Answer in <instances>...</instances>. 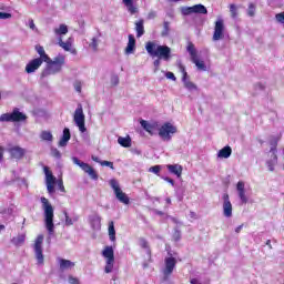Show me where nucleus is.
Instances as JSON below:
<instances>
[{"label": "nucleus", "mask_w": 284, "mask_h": 284, "mask_svg": "<svg viewBox=\"0 0 284 284\" xmlns=\"http://www.w3.org/2000/svg\"><path fill=\"white\" fill-rule=\"evenodd\" d=\"M149 172H152L153 174H156L159 176L161 172V165H154L149 169Z\"/></svg>", "instance_id": "41"}, {"label": "nucleus", "mask_w": 284, "mask_h": 284, "mask_svg": "<svg viewBox=\"0 0 284 284\" xmlns=\"http://www.w3.org/2000/svg\"><path fill=\"white\" fill-rule=\"evenodd\" d=\"M165 201H166L168 204L172 203V200L170 197H166Z\"/></svg>", "instance_id": "63"}, {"label": "nucleus", "mask_w": 284, "mask_h": 284, "mask_svg": "<svg viewBox=\"0 0 284 284\" xmlns=\"http://www.w3.org/2000/svg\"><path fill=\"white\" fill-rule=\"evenodd\" d=\"M191 219H196V213L191 212Z\"/></svg>", "instance_id": "62"}, {"label": "nucleus", "mask_w": 284, "mask_h": 284, "mask_svg": "<svg viewBox=\"0 0 284 284\" xmlns=\"http://www.w3.org/2000/svg\"><path fill=\"white\" fill-rule=\"evenodd\" d=\"M28 116L19 109H14L11 113H3L0 115V123L26 121Z\"/></svg>", "instance_id": "9"}, {"label": "nucleus", "mask_w": 284, "mask_h": 284, "mask_svg": "<svg viewBox=\"0 0 284 284\" xmlns=\"http://www.w3.org/2000/svg\"><path fill=\"white\" fill-rule=\"evenodd\" d=\"M71 136L72 135L70 134V129L65 128L63 130V134H62V136L59 141V146L60 148H65V145H68V142L70 141Z\"/></svg>", "instance_id": "26"}, {"label": "nucleus", "mask_w": 284, "mask_h": 284, "mask_svg": "<svg viewBox=\"0 0 284 284\" xmlns=\"http://www.w3.org/2000/svg\"><path fill=\"white\" fill-rule=\"evenodd\" d=\"M134 52H136V39L132 34H129V42L124 49V54L130 55L134 54Z\"/></svg>", "instance_id": "21"}, {"label": "nucleus", "mask_w": 284, "mask_h": 284, "mask_svg": "<svg viewBox=\"0 0 284 284\" xmlns=\"http://www.w3.org/2000/svg\"><path fill=\"white\" fill-rule=\"evenodd\" d=\"M110 187L113 190L115 197L120 203H123L124 205H130V197L123 190H121V185L119 184V181L115 179H112L109 181Z\"/></svg>", "instance_id": "8"}, {"label": "nucleus", "mask_w": 284, "mask_h": 284, "mask_svg": "<svg viewBox=\"0 0 284 284\" xmlns=\"http://www.w3.org/2000/svg\"><path fill=\"white\" fill-rule=\"evenodd\" d=\"M276 163H277L276 153L272 152L271 159L266 162V165L270 172H274V168H276Z\"/></svg>", "instance_id": "33"}, {"label": "nucleus", "mask_w": 284, "mask_h": 284, "mask_svg": "<svg viewBox=\"0 0 284 284\" xmlns=\"http://www.w3.org/2000/svg\"><path fill=\"white\" fill-rule=\"evenodd\" d=\"M140 124L143 130H145V132L151 134V136H154V134H156V131H159V124L156 122H148L145 120H141Z\"/></svg>", "instance_id": "20"}, {"label": "nucleus", "mask_w": 284, "mask_h": 284, "mask_svg": "<svg viewBox=\"0 0 284 284\" xmlns=\"http://www.w3.org/2000/svg\"><path fill=\"white\" fill-rule=\"evenodd\" d=\"M131 153L135 154L136 156H140L141 150H139V149H131Z\"/></svg>", "instance_id": "53"}, {"label": "nucleus", "mask_w": 284, "mask_h": 284, "mask_svg": "<svg viewBox=\"0 0 284 284\" xmlns=\"http://www.w3.org/2000/svg\"><path fill=\"white\" fill-rule=\"evenodd\" d=\"M111 84L119 85V75H113L111 78Z\"/></svg>", "instance_id": "51"}, {"label": "nucleus", "mask_w": 284, "mask_h": 284, "mask_svg": "<svg viewBox=\"0 0 284 284\" xmlns=\"http://www.w3.org/2000/svg\"><path fill=\"white\" fill-rule=\"evenodd\" d=\"M91 227L94 230H101V216L99 215H92L90 217Z\"/></svg>", "instance_id": "34"}, {"label": "nucleus", "mask_w": 284, "mask_h": 284, "mask_svg": "<svg viewBox=\"0 0 284 284\" xmlns=\"http://www.w3.org/2000/svg\"><path fill=\"white\" fill-rule=\"evenodd\" d=\"M55 37L60 39V37L63 39V36L68 32V26L67 24H60L59 27L54 28L53 30Z\"/></svg>", "instance_id": "30"}, {"label": "nucleus", "mask_w": 284, "mask_h": 284, "mask_svg": "<svg viewBox=\"0 0 284 284\" xmlns=\"http://www.w3.org/2000/svg\"><path fill=\"white\" fill-rule=\"evenodd\" d=\"M43 235H38L34 243L36 258L39 265H43Z\"/></svg>", "instance_id": "15"}, {"label": "nucleus", "mask_w": 284, "mask_h": 284, "mask_svg": "<svg viewBox=\"0 0 284 284\" xmlns=\"http://www.w3.org/2000/svg\"><path fill=\"white\" fill-rule=\"evenodd\" d=\"M100 165H102L103 168H111V170H114V163L110 161H101Z\"/></svg>", "instance_id": "44"}, {"label": "nucleus", "mask_w": 284, "mask_h": 284, "mask_svg": "<svg viewBox=\"0 0 284 284\" xmlns=\"http://www.w3.org/2000/svg\"><path fill=\"white\" fill-rule=\"evenodd\" d=\"M141 247H148V242L145 240L140 241Z\"/></svg>", "instance_id": "56"}, {"label": "nucleus", "mask_w": 284, "mask_h": 284, "mask_svg": "<svg viewBox=\"0 0 284 284\" xmlns=\"http://www.w3.org/2000/svg\"><path fill=\"white\" fill-rule=\"evenodd\" d=\"M74 89H75L77 92H81V84H80V83H77V84L74 85Z\"/></svg>", "instance_id": "58"}, {"label": "nucleus", "mask_w": 284, "mask_h": 284, "mask_svg": "<svg viewBox=\"0 0 284 284\" xmlns=\"http://www.w3.org/2000/svg\"><path fill=\"white\" fill-rule=\"evenodd\" d=\"M222 199H223V203H222L223 216H225V219H232L233 207H232V202L230 201V195L227 193H224Z\"/></svg>", "instance_id": "16"}, {"label": "nucleus", "mask_w": 284, "mask_h": 284, "mask_svg": "<svg viewBox=\"0 0 284 284\" xmlns=\"http://www.w3.org/2000/svg\"><path fill=\"white\" fill-rule=\"evenodd\" d=\"M40 139L47 143H52L54 141V135H52L51 131L44 130L40 132Z\"/></svg>", "instance_id": "29"}, {"label": "nucleus", "mask_w": 284, "mask_h": 284, "mask_svg": "<svg viewBox=\"0 0 284 284\" xmlns=\"http://www.w3.org/2000/svg\"><path fill=\"white\" fill-rule=\"evenodd\" d=\"M232 156V148L224 146L217 152V159H230Z\"/></svg>", "instance_id": "28"}, {"label": "nucleus", "mask_w": 284, "mask_h": 284, "mask_svg": "<svg viewBox=\"0 0 284 284\" xmlns=\"http://www.w3.org/2000/svg\"><path fill=\"white\" fill-rule=\"evenodd\" d=\"M164 181H166V183H170L171 185H174V180L170 179V178H163Z\"/></svg>", "instance_id": "54"}, {"label": "nucleus", "mask_w": 284, "mask_h": 284, "mask_svg": "<svg viewBox=\"0 0 284 284\" xmlns=\"http://www.w3.org/2000/svg\"><path fill=\"white\" fill-rule=\"evenodd\" d=\"M11 243L16 247H21V245H23V243H26V233L18 234L13 239H11Z\"/></svg>", "instance_id": "27"}, {"label": "nucleus", "mask_w": 284, "mask_h": 284, "mask_svg": "<svg viewBox=\"0 0 284 284\" xmlns=\"http://www.w3.org/2000/svg\"><path fill=\"white\" fill-rule=\"evenodd\" d=\"M145 50L150 57H156L158 59H162L163 61H170L172 49L168 45H161L155 41H149L145 44Z\"/></svg>", "instance_id": "1"}, {"label": "nucleus", "mask_w": 284, "mask_h": 284, "mask_svg": "<svg viewBox=\"0 0 284 284\" xmlns=\"http://www.w3.org/2000/svg\"><path fill=\"white\" fill-rule=\"evenodd\" d=\"M69 283L70 284H79V278L73 277V276H69Z\"/></svg>", "instance_id": "52"}, {"label": "nucleus", "mask_w": 284, "mask_h": 284, "mask_svg": "<svg viewBox=\"0 0 284 284\" xmlns=\"http://www.w3.org/2000/svg\"><path fill=\"white\" fill-rule=\"evenodd\" d=\"M225 37V21L222 18H217L215 21L213 41H221Z\"/></svg>", "instance_id": "14"}, {"label": "nucleus", "mask_w": 284, "mask_h": 284, "mask_svg": "<svg viewBox=\"0 0 284 284\" xmlns=\"http://www.w3.org/2000/svg\"><path fill=\"white\" fill-rule=\"evenodd\" d=\"M239 199L242 203H247V195L245 194V182L239 181L236 184Z\"/></svg>", "instance_id": "22"}, {"label": "nucleus", "mask_w": 284, "mask_h": 284, "mask_svg": "<svg viewBox=\"0 0 284 284\" xmlns=\"http://www.w3.org/2000/svg\"><path fill=\"white\" fill-rule=\"evenodd\" d=\"M153 65L155 68L154 72H156L161 67V59L158 58L156 60H154Z\"/></svg>", "instance_id": "50"}, {"label": "nucleus", "mask_w": 284, "mask_h": 284, "mask_svg": "<svg viewBox=\"0 0 284 284\" xmlns=\"http://www.w3.org/2000/svg\"><path fill=\"white\" fill-rule=\"evenodd\" d=\"M28 26H29L30 30H33V32H38L39 29H37V24H34V20L29 19Z\"/></svg>", "instance_id": "46"}, {"label": "nucleus", "mask_w": 284, "mask_h": 284, "mask_svg": "<svg viewBox=\"0 0 284 284\" xmlns=\"http://www.w3.org/2000/svg\"><path fill=\"white\" fill-rule=\"evenodd\" d=\"M118 143L122 148H131L132 146V139L130 138V135H128L125 138L119 136L118 138Z\"/></svg>", "instance_id": "32"}, {"label": "nucleus", "mask_w": 284, "mask_h": 284, "mask_svg": "<svg viewBox=\"0 0 284 284\" xmlns=\"http://www.w3.org/2000/svg\"><path fill=\"white\" fill-rule=\"evenodd\" d=\"M241 230H243V224L239 225V226L235 229L236 234L241 233Z\"/></svg>", "instance_id": "59"}, {"label": "nucleus", "mask_w": 284, "mask_h": 284, "mask_svg": "<svg viewBox=\"0 0 284 284\" xmlns=\"http://www.w3.org/2000/svg\"><path fill=\"white\" fill-rule=\"evenodd\" d=\"M64 225L68 227H70V225H74V221L72 217H70V215H68V212H64Z\"/></svg>", "instance_id": "40"}, {"label": "nucleus", "mask_w": 284, "mask_h": 284, "mask_svg": "<svg viewBox=\"0 0 284 284\" xmlns=\"http://www.w3.org/2000/svg\"><path fill=\"white\" fill-rule=\"evenodd\" d=\"M182 14H194V8L193 7H182L181 9Z\"/></svg>", "instance_id": "39"}, {"label": "nucleus", "mask_w": 284, "mask_h": 284, "mask_svg": "<svg viewBox=\"0 0 284 284\" xmlns=\"http://www.w3.org/2000/svg\"><path fill=\"white\" fill-rule=\"evenodd\" d=\"M51 156H54V159H61V151L59 149H51Z\"/></svg>", "instance_id": "43"}, {"label": "nucleus", "mask_w": 284, "mask_h": 284, "mask_svg": "<svg viewBox=\"0 0 284 284\" xmlns=\"http://www.w3.org/2000/svg\"><path fill=\"white\" fill-rule=\"evenodd\" d=\"M7 152H9L10 156H12V159H23V156H26V149L19 146V145H13V146H9L7 149Z\"/></svg>", "instance_id": "19"}, {"label": "nucleus", "mask_w": 284, "mask_h": 284, "mask_svg": "<svg viewBox=\"0 0 284 284\" xmlns=\"http://www.w3.org/2000/svg\"><path fill=\"white\" fill-rule=\"evenodd\" d=\"M186 50L191 57L192 63L196 67V70L200 72H207V64L201 58H199V52L196 51V47L192 42H190L186 47Z\"/></svg>", "instance_id": "6"}, {"label": "nucleus", "mask_w": 284, "mask_h": 284, "mask_svg": "<svg viewBox=\"0 0 284 284\" xmlns=\"http://www.w3.org/2000/svg\"><path fill=\"white\" fill-rule=\"evenodd\" d=\"M44 175H45V185H47V192L49 194H54V185H58L60 192H65V186H63V180H58L52 174V171L48 166H44Z\"/></svg>", "instance_id": "4"}, {"label": "nucleus", "mask_w": 284, "mask_h": 284, "mask_svg": "<svg viewBox=\"0 0 284 284\" xmlns=\"http://www.w3.org/2000/svg\"><path fill=\"white\" fill-rule=\"evenodd\" d=\"M0 19H2V20L12 19V14L6 13V12H0Z\"/></svg>", "instance_id": "48"}, {"label": "nucleus", "mask_w": 284, "mask_h": 284, "mask_svg": "<svg viewBox=\"0 0 284 284\" xmlns=\"http://www.w3.org/2000/svg\"><path fill=\"white\" fill-rule=\"evenodd\" d=\"M230 12H231L233 19H236L237 13H236V6L235 4L230 6Z\"/></svg>", "instance_id": "47"}, {"label": "nucleus", "mask_w": 284, "mask_h": 284, "mask_svg": "<svg viewBox=\"0 0 284 284\" xmlns=\"http://www.w3.org/2000/svg\"><path fill=\"white\" fill-rule=\"evenodd\" d=\"M179 70L182 73V82L183 85L189 92H196L199 90V87L194 84V82L190 81V78L187 77V71H185V67L183 64H179Z\"/></svg>", "instance_id": "11"}, {"label": "nucleus", "mask_w": 284, "mask_h": 284, "mask_svg": "<svg viewBox=\"0 0 284 284\" xmlns=\"http://www.w3.org/2000/svg\"><path fill=\"white\" fill-rule=\"evenodd\" d=\"M44 212V225L49 234H54V207L47 197L40 199Z\"/></svg>", "instance_id": "3"}, {"label": "nucleus", "mask_w": 284, "mask_h": 284, "mask_svg": "<svg viewBox=\"0 0 284 284\" xmlns=\"http://www.w3.org/2000/svg\"><path fill=\"white\" fill-rule=\"evenodd\" d=\"M255 88H256L257 90H265V85L262 84V83L256 84Z\"/></svg>", "instance_id": "55"}, {"label": "nucleus", "mask_w": 284, "mask_h": 284, "mask_svg": "<svg viewBox=\"0 0 284 284\" xmlns=\"http://www.w3.org/2000/svg\"><path fill=\"white\" fill-rule=\"evenodd\" d=\"M174 267H176V257L168 256L164 258V268L162 270V274L165 278L172 276V272H174Z\"/></svg>", "instance_id": "13"}, {"label": "nucleus", "mask_w": 284, "mask_h": 284, "mask_svg": "<svg viewBox=\"0 0 284 284\" xmlns=\"http://www.w3.org/2000/svg\"><path fill=\"white\" fill-rule=\"evenodd\" d=\"M255 12H256V7H254V4H250L247 9L248 17H254Z\"/></svg>", "instance_id": "45"}, {"label": "nucleus", "mask_w": 284, "mask_h": 284, "mask_svg": "<svg viewBox=\"0 0 284 284\" xmlns=\"http://www.w3.org/2000/svg\"><path fill=\"white\" fill-rule=\"evenodd\" d=\"M3 161V146H0V163Z\"/></svg>", "instance_id": "57"}, {"label": "nucleus", "mask_w": 284, "mask_h": 284, "mask_svg": "<svg viewBox=\"0 0 284 284\" xmlns=\"http://www.w3.org/2000/svg\"><path fill=\"white\" fill-rule=\"evenodd\" d=\"M36 50H37L38 54L40 55V58H38V59H41L42 63H43V61H44V63H45V61H50V57L45 53V49H43V47L38 45V47H36Z\"/></svg>", "instance_id": "35"}, {"label": "nucleus", "mask_w": 284, "mask_h": 284, "mask_svg": "<svg viewBox=\"0 0 284 284\" xmlns=\"http://www.w3.org/2000/svg\"><path fill=\"white\" fill-rule=\"evenodd\" d=\"M45 69L42 72V77H50V74H59L61 70H63V65H65V55L63 53H59L53 59L47 60Z\"/></svg>", "instance_id": "2"}, {"label": "nucleus", "mask_w": 284, "mask_h": 284, "mask_svg": "<svg viewBox=\"0 0 284 284\" xmlns=\"http://www.w3.org/2000/svg\"><path fill=\"white\" fill-rule=\"evenodd\" d=\"M59 266L61 272H68V270H72V267H74V262L70 261V260H63V258H59L58 260Z\"/></svg>", "instance_id": "24"}, {"label": "nucleus", "mask_w": 284, "mask_h": 284, "mask_svg": "<svg viewBox=\"0 0 284 284\" xmlns=\"http://www.w3.org/2000/svg\"><path fill=\"white\" fill-rule=\"evenodd\" d=\"M108 234L111 243L116 242V230L114 229V222L109 223Z\"/></svg>", "instance_id": "31"}, {"label": "nucleus", "mask_w": 284, "mask_h": 284, "mask_svg": "<svg viewBox=\"0 0 284 284\" xmlns=\"http://www.w3.org/2000/svg\"><path fill=\"white\" fill-rule=\"evenodd\" d=\"M41 65H43V60L39 59V58H36V59L28 62V64L26 65L24 71L27 72V74H33V72L39 70V68H41Z\"/></svg>", "instance_id": "17"}, {"label": "nucleus", "mask_w": 284, "mask_h": 284, "mask_svg": "<svg viewBox=\"0 0 284 284\" xmlns=\"http://www.w3.org/2000/svg\"><path fill=\"white\" fill-rule=\"evenodd\" d=\"M135 32H136L138 39H141V36L145 34V29L143 27V20H139L138 22H135Z\"/></svg>", "instance_id": "36"}, {"label": "nucleus", "mask_w": 284, "mask_h": 284, "mask_svg": "<svg viewBox=\"0 0 284 284\" xmlns=\"http://www.w3.org/2000/svg\"><path fill=\"white\" fill-rule=\"evenodd\" d=\"M158 132L162 141H172V136H174V134L179 132V129L176 128V125L166 122L158 129Z\"/></svg>", "instance_id": "7"}, {"label": "nucleus", "mask_w": 284, "mask_h": 284, "mask_svg": "<svg viewBox=\"0 0 284 284\" xmlns=\"http://www.w3.org/2000/svg\"><path fill=\"white\" fill-rule=\"evenodd\" d=\"M92 161H94L95 163H101V160H99L98 156H92Z\"/></svg>", "instance_id": "61"}, {"label": "nucleus", "mask_w": 284, "mask_h": 284, "mask_svg": "<svg viewBox=\"0 0 284 284\" xmlns=\"http://www.w3.org/2000/svg\"><path fill=\"white\" fill-rule=\"evenodd\" d=\"M72 161L74 165L81 168V170H83V172H85V174H88L90 179H92L93 181H97L99 179L97 171H94L92 166H90V164L81 162L78 158H72Z\"/></svg>", "instance_id": "12"}, {"label": "nucleus", "mask_w": 284, "mask_h": 284, "mask_svg": "<svg viewBox=\"0 0 284 284\" xmlns=\"http://www.w3.org/2000/svg\"><path fill=\"white\" fill-rule=\"evenodd\" d=\"M166 79H170L171 81H176V75H174L172 72L168 71L165 73Z\"/></svg>", "instance_id": "49"}, {"label": "nucleus", "mask_w": 284, "mask_h": 284, "mask_svg": "<svg viewBox=\"0 0 284 284\" xmlns=\"http://www.w3.org/2000/svg\"><path fill=\"white\" fill-rule=\"evenodd\" d=\"M166 169L171 174H175L178 179H181V175L183 174V166L180 164H168Z\"/></svg>", "instance_id": "23"}, {"label": "nucleus", "mask_w": 284, "mask_h": 284, "mask_svg": "<svg viewBox=\"0 0 284 284\" xmlns=\"http://www.w3.org/2000/svg\"><path fill=\"white\" fill-rule=\"evenodd\" d=\"M122 3L125 6L129 14H136L139 12V7L134 4V0H122Z\"/></svg>", "instance_id": "25"}, {"label": "nucleus", "mask_w": 284, "mask_h": 284, "mask_svg": "<svg viewBox=\"0 0 284 284\" xmlns=\"http://www.w3.org/2000/svg\"><path fill=\"white\" fill-rule=\"evenodd\" d=\"M73 121L80 132H85V114H83V106L81 104L74 111Z\"/></svg>", "instance_id": "10"}, {"label": "nucleus", "mask_w": 284, "mask_h": 284, "mask_svg": "<svg viewBox=\"0 0 284 284\" xmlns=\"http://www.w3.org/2000/svg\"><path fill=\"white\" fill-rule=\"evenodd\" d=\"M73 41L74 39L69 38L65 42H63L62 37L58 38V44L60 45V48H62V50H64L65 52H70L71 54H77V49L72 48Z\"/></svg>", "instance_id": "18"}, {"label": "nucleus", "mask_w": 284, "mask_h": 284, "mask_svg": "<svg viewBox=\"0 0 284 284\" xmlns=\"http://www.w3.org/2000/svg\"><path fill=\"white\" fill-rule=\"evenodd\" d=\"M275 20L277 21V23H281L282 26H284V12L277 13L275 16Z\"/></svg>", "instance_id": "42"}, {"label": "nucleus", "mask_w": 284, "mask_h": 284, "mask_svg": "<svg viewBox=\"0 0 284 284\" xmlns=\"http://www.w3.org/2000/svg\"><path fill=\"white\" fill-rule=\"evenodd\" d=\"M193 13L195 14H207V8L203 4L193 6Z\"/></svg>", "instance_id": "37"}, {"label": "nucleus", "mask_w": 284, "mask_h": 284, "mask_svg": "<svg viewBox=\"0 0 284 284\" xmlns=\"http://www.w3.org/2000/svg\"><path fill=\"white\" fill-rule=\"evenodd\" d=\"M102 257L104 258V272L105 274H112L114 272V247L104 246L102 250Z\"/></svg>", "instance_id": "5"}, {"label": "nucleus", "mask_w": 284, "mask_h": 284, "mask_svg": "<svg viewBox=\"0 0 284 284\" xmlns=\"http://www.w3.org/2000/svg\"><path fill=\"white\" fill-rule=\"evenodd\" d=\"M89 48H91V50L93 52H98L99 51V38L94 37L91 39V42L89 43Z\"/></svg>", "instance_id": "38"}, {"label": "nucleus", "mask_w": 284, "mask_h": 284, "mask_svg": "<svg viewBox=\"0 0 284 284\" xmlns=\"http://www.w3.org/2000/svg\"><path fill=\"white\" fill-rule=\"evenodd\" d=\"M3 230H6L4 225H0V232H3Z\"/></svg>", "instance_id": "64"}, {"label": "nucleus", "mask_w": 284, "mask_h": 284, "mask_svg": "<svg viewBox=\"0 0 284 284\" xmlns=\"http://www.w3.org/2000/svg\"><path fill=\"white\" fill-rule=\"evenodd\" d=\"M191 284H201V282H199V280H196V278H192Z\"/></svg>", "instance_id": "60"}]
</instances>
